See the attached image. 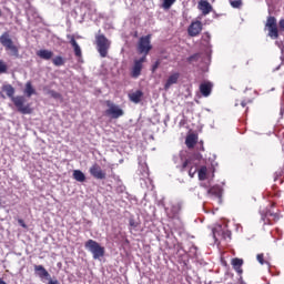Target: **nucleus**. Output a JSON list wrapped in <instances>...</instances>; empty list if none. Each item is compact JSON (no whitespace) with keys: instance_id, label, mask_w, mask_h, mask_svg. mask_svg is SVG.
<instances>
[{"instance_id":"obj_1","label":"nucleus","mask_w":284,"mask_h":284,"mask_svg":"<svg viewBox=\"0 0 284 284\" xmlns=\"http://www.w3.org/2000/svg\"><path fill=\"white\" fill-rule=\"evenodd\" d=\"M2 92H6L7 97L11 99L13 105L17 108L20 114H32L33 110L30 103L26 104V98L23 95L14 97V88L11 84H4Z\"/></svg>"},{"instance_id":"obj_2","label":"nucleus","mask_w":284,"mask_h":284,"mask_svg":"<svg viewBox=\"0 0 284 284\" xmlns=\"http://www.w3.org/2000/svg\"><path fill=\"white\" fill-rule=\"evenodd\" d=\"M200 185L201 187H204V190H206V196L213 199V201H219V203H223V192H225L223 185H225V183L212 185V180L201 179Z\"/></svg>"},{"instance_id":"obj_3","label":"nucleus","mask_w":284,"mask_h":284,"mask_svg":"<svg viewBox=\"0 0 284 284\" xmlns=\"http://www.w3.org/2000/svg\"><path fill=\"white\" fill-rule=\"evenodd\" d=\"M214 164L206 163L200 166H191L189 170V176L194 178V174L197 173L199 179H214Z\"/></svg>"},{"instance_id":"obj_4","label":"nucleus","mask_w":284,"mask_h":284,"mask_svg":"<svg viewBox=\"0 0 284 284\" xmlns=\"http://www.w3.org/2000/svg\"><path fill=\"white\" fill-rule=\"evenodd\" d=\"M0 43H1V45H3L4 50H7V52H10L11 57L19 59V47H17V44H14V41H12V39L10 38L9 32H3L0 36Z\"/></svg>"},{"instance_id":"obj_5","label":"nucleus","mask_w":284,"mask_h":284,"mask_svg":"<svg viewBox=\"0 0 284 284\" xmlns=\"http://www.w3.org/2000/svg\"><path fill=\"white\" fill-rule=\"evenodd\" d=\"M0 43H1V45H3L4 50H7V52H10L11 57L19 59V47H17V44H14V41H12V39L10 38L9 32H3L0 36Z\"/></svg>"},{"instance_id":"obj_6","label":"nucleus","mask_w":284,"mask_h":284,"mask_svg":"<svg viewBox=\"0 0 284 284\" xmlns=\"http://www.w3.org/2000/svg\"><path fill=\"white\" fill-rule=\"evenodd\" d=\"M95 44L100 57L102 59H105V57H108V52L110 51L112 42L109 39H106L105 34L98 33L95 36Z\"/></svg>"},{"instance_id":"obj_7","label":"nucleus","mask_w":284,"mask_h":284,"mask_svg":"<svg viewBox=\"0 0 284 284\" xmlns=\"http://www.w3.org/2000/svg\"><path fill=\"white\" fill-rule=\"evenodd\" d=\"M85 250H89L91 254H93V258L97 261L98 258H101L105 256V247L101 246L99 242L94 240H89L84 244Z\"/></svg>"},{"instance_id":"obj_8","label":"nucleus","mask_w":284,"mask_h":284,"mask_svg":"<svg viewBox=\"0 0 284 284\" xmlns=\"http://www.w3.org/2000/svg\"><path fill=\"white\" fill-rule=\"evenodd\" d=\"M150 39H152V36L150 34L141 37L138 43L139 54H144L146 59L150 54V50H152V42L150 41Z\"/></svg>"},{"instance_id":"obj_9","label":"nucleus","mask_w":284,"mask_h":284,"mask_svg":"<svg viewBox=\"0 0 284 284\" xmlns=\"http://www.w3.org/2000/svg\"><path fill=\"white\" fill-rule=\"evenodd\" d=\"M105 103L109 108L104 111L105 116H111V119H120V116L125 114L123 109H120V106L114 104L112 101L108 100Z\"/></svg>"},{"instance_id":"obj_10","label":"nucleus","mask_w":284,"mask_h":284,"mask_svg":"<svg viewBox=\"0 0 284 284\" xmlns=\"http://www.w3.org/2000/svg\"><path fill=\"white\" fill-rule=\"evenodd\" d=\"M265 28L268 30V37L271 39H277L278 38V26L276 24V18L273 16H270L266 20Z\"/></svg>"},{"instance_id":"obj_11","label":"nucleus","mask_w":284,"mask_h":284,"mask_svg":"<svg viewBox=\"0 0 284 284\" xmlns=\"http://www.w3.org/2000/svg\"><path fill=\"white\" fill-rule=\"evenodd\" d=\"M145 61H148V58L145 55L134 60L133 67L131 70V77L133 79H139V77H141V71L143 70V63H145Z\"/></svg>"},{"instance_id":"obj_12","label":"nucleus","mask_w":284,"mask_h":284,"mask_svg":"<svg viewBox=\"0 0 284 284\" xmlns=\"http://www.w3.org/2000/svg\"><path fill=\"white\" fill-rule=\"evenodd\" d=\"M213 237L215 239V241H219V239L222 240H227V239H232V231L227 230V229H223V226H217L215 229H213Z\"/></svg>"},{"instance_id":"obj_13","label":"nucleus","mask_w":284,"mask_h":284,"mask_svg":"<svg viewBox=\"0 0 284 284\" xmlns=\"http://www.w3.org/2000/svg\"><path fill=\"white\" fill-rule=\"evenodd\" d=\"M281 219L278 213L267 210L265 213H262V220L265 225H274Z\"/></svg>"},{"instance_id":"obj_14","label":"nucleus","mask_w":284,"mask_h":284,"mask_svg":"<svg viewBox=\"0 0 284 284\" xmlns=\"http://www.w3.org/2000/svg\"><path fill=\"white\" fill-rule=\"evenodd\" d=\"M200 32H203V23L199 20L193 21L187 28L189 37H199Z\"/></svg>"},{"instance_id":"obj_15","label":"nucleus","mask_w":284,"mask_h":284,"mask_svg":"<svg viewBox=\"0 0 284 284\" xmlns=\"http://www.w3.org/2000/svg\"><path fill=\"white\" fill-rule=\"evenodd\" d=\"M69 43L73 48V52L78 59H81L83 57V52L81 51V47L79 45V42H77V39H74V36H68Z\"/></svg>"},{"instance_id":"obj_16","label":"nucleus","mask_w":284,"mask_h":284,"mask_svg":"<svg viewBox=\"0 0 284 284\" xmlns=\"http://www.w3.org/2000/svg\"><path fill=\"white\" fill-rule=\"evenodd\" d=\"M90 174L93 176V179H105V172L101 169V165L98 163L93 164L90 168Z\"/></svg>"},{"instance_id":"obj_17","label":"nucleus","mask_w":284,"mask_h":284,"mask_svg":"<svg viewBox=\"0 0 284 284\" xmlns=\"http://www.w3.org/2000/svg\"><path fill=\"white\" fill-rule=\"evenodd\" d=\"M182 205L181 203H174L172 204L171 209L166 211V214L169 219H179V215L181 214Z\"/></svg>"},{"instance_id":"obj_18","label":"nucleus","mask_w":284,"mask_h":284,"mask_svg":"<svg viewBox=\"0 0 284 284\" xmlns=\"http://www.w3.org/2000/svg\"><path fill=\"white\" fill-rule=\"evenodd\" d=\"M212 88H214V84H212V82L206 81V82H202L200 84V92L202 94V97H210V94H212Z\"/></svg>"},{"instance_id":"obj_19","label":"nucleus","mask_w":284,"mask_h":284,"mask_svg":"<svg viewBox=\"0 0 284 284\" xmlns=\"http://www.w3.org/2000/svg\"><path fill=\"white\" fill-rule=\"evenodd\" d=\"M180 77H181L180 72H175V73L171 74L164 84V90H170V88H172V85H174L175 83H179Z\"/></svg>"},{"instance_id":"obj_20","label":"nucleus","mask_w":284,"mask_h":284,"mask_svg":"<svg viewBox=\"0 0 284 284\" xmlns=\"http://www.w3.org/2000/svg\"><path fill=\"white\" fill-rule=\"evenodd\" d=\"M199 10H201L202 14L206 16L212 12V4L207 0H200L197 4Z\"/></svg>"},{"instance_id":"obj_21","label":"nucleus","mask_w":284,"mask_h":284,"mask_svg":"<svg viewBox=\"0 0 284 284\" xmlns=\"http://www.w3.org/2000/svg\"><path fill=\"white\" fill-rule=\"evenodd\" d=\"M34 272L39 278H47V281H50V273L43 265H34Z\"/></svg>"},{"instance_id":"obj_22","label":"nucleus","mask_w":284,"mask_h":284,"mask_svg":"<svg viewBox=\"0 0 284 284\" xmlns=\"http://www.w3.org/2000/svg\"><path fill=\"white\" fill-rule=\"evenodd\" d=\"M196 143H199L197 134L191 133L186 136L185 145H186V148H189V150H192V148H194V145H196Z\"/></svg>"},{"instance_id":"obj_23","label":"nucleus","mask_w":284,"mask_h":284,"mask_svg":"<svg viewBox=\"0 0 284 284\" xmlns=\"http://www.w3.org/2000/svg\"><path fill=\"white\" fill-rule=\"evenodd\" d=\"M37 57H39V59H43L44 61H50V59H52V57H54V52H52L48 49H41V50L37 51Z\"/></svg>"},{"instance_id":"obj_24","label":"nucleus","mask_w":284,"mask_h":284,"mask_svg":"<svg viewBox=\"0 0 284 284\" xmlns=\"http://www.w3.org/2000/svg\"><path fill=\"white\" fill-rule=\"evenodd\" d=\"M142 100H143V91L136 90L134 92L129 93V101H131L132 103L138 104Z\"/></svg>"},{"instance_id":"obj_25","label":"nucleus","mask_w":284,"mask_h":284,"mask_svg":"<svg viewBox=\"0 0 284 284\" xmlns=\"http://www.w3.org/2000/svg\"><path fill=\"white\" fill-rule=\"evenodd\" d=\"M231 265L233 266V270H235L236 273L240 275L243 274V260L235 257L232 260Z\"/></svg>"},{"instance_id":"obj_26","label":"nucleus","mask_w":284,"mask_h":284,"mask_svg":"<svg viewBox=\"0 0 284 284\" xmlns=\"http://www.w3.org/2000/svg\"><path fill=\"white\" fill-rule=\"evenodd\" d=\"M24 94H27L28 98L32 97V94H37V90H34V87H32V82L28 81L24 87Z\"/></svg>"},{"instance_id":"obj_27","label":"nucleus","mask_w":284,"mask_h":284,"mask_svg":"<svg viewBox=\"0 0 284 284\" xmlns=\"http://www.w3.org/2000/svg\"><path fill=\"white\" fill-rule=\"evenodd\" d=\"M139 172L140 176H142L143 179H150V169L148 168L146 164L141 165Z\"/></svg>"},{"instance_id":"obj_28","label":"nucleus","mask_w":284,"mask_h":284,"mask_svg":"<svg viewBox=\"0 0 284 284\" xmlns=\"http://www.w3.org/2000/svg\"><path fill=\"white\" fill-rule=\"evenodd\" d=\"M53 65L57 68H61V65H65V59L61 55H57L55 58L52 59Z\"/></svg>"},{"instance_id":"obj_29","label":"nucleus","mask_w":284,"mask_h":284,"mask_svg":"<svg viewBox=\"0 0 284 284\" xmlns=\"http://www.w3.org/2000/svg\"><path fill=\"white\" fill-rule=\"evenodd\" d=\"M174 3H176V0H163L162 8L163 10H170Z\"/></svg>"},{"instance_id":"obj_30","label":"nucleus","mask_w":284,"mask_h":284,"mask_svg":"<svg viewBox=\"0 0 284 284\" xmlns=\"http://www.w3.org/2000/svg\"><path fill=\"white\" fill-rule=\"evenodd\" d=\"M199 59H201V53H195V54L190 55L187 58V62L189 63H196V61H199Z\"/></svg>"},{"instance_id":"obj_31","label":"nucleus","mask_w":284,"mask_h":284,"mask_svg":"<svg viewBox=\"0 0 284 284\" xmlns=\"http://www.w3.org/2000/svg\"><path fill=\"white\" fill-rule=\"evenodd\" d=\"M6 72H8V64L3 60H0V74H6Z\"/></svg>"},{"instance_id":"obj_32","label":"nucleus","mask_w":284,"mask_h":284,"mask_svg":"<svg viewBox=\"0 0 284 284\" xmlns=\"http://www.w3.org/2000/svg\"><path fill=\"white\" fill-rule=\"evenodd\" d=\"M232 8H241L243 6V0H230Z\"/></svg>"},{"instance_id":"obj_33","label":"nucleus","mask_w":284,"mask_h":284,"mask_svg":"<svg viewBox=\"0 0 284 284\" xmlns=\"http://www.w3.org/2000/svg\"><path fill=\"white\" fill-rule=\"evenodd\" d=\"M73 178L74 179H85V174H83V172H81V170H74Z\"/></svg>"},{"instance_id":"obj_34","label":"nucleus","mask_w":284,"mask_h":284,"mask_svg":"<svg viewBox=\"0 0 284 284\" xmlns=\"http://www.w3.org/2000/svg\"><path fill=\"white\" fill-rule=\"evenodd\" d=\"M256 260L260 262V265H265V263H267L263 253L257 254Z\"/></svg>"},{"instance_id":"obj_35","label":"nucleus","mask_w":284,"mask_h":284,"mask_svg":"<svg viewBox=\"0 0 284 284\" xmlns=\"http://www.w3.org/2000/svg\"><path fill=\"white\" fill-rule=\"evenodd\" d=\"M159 65H161V61L158 60L153 63L152 65V72H156V70H159Z\"/></svg>"},{"instance_id":"obj_36","label":"nucleus","mask_w":284,"mask_h":284,"mask_svg":"<svg viewBox=\"0 0 284 284\" xmlns=\"http://www.w3.org/2000/svg\"><path fill=\"white\" fill-rule=\"evenodd\" d=\"M50 94L53 99H61V93L57 91H50Z\"/></svg>"},{"instance_id":"obj_37","label":"nucleus","mask_w":284,"mask_h":284,"mask_svg":"<svg viewBox=\"0 0 284 284\" xmlns=\"http://www.w3.org/2000/svg\"><path fill=\"white\" fill-rule=\"evenodd\" d=\"M190 163H191V161L189 159L184 160L183 163H182V171L187 169Z\"/></svg>"},{"instance_id":"obj_38","label":"nucleus","mask_w":284,"mask_h":284,"mask_svg":"<svg viewBox=\"0 0 284 284\" xmlns=\"http://www.w3.org/2000/svg\"><path fill=\"white\" fill-rule=\"evenodd\" d=\"M18 223H19V225H21V227H23L24 230L28 229V225L26 224V222H24L23 220L19 219V220H18Z\"/></svg>"},{"instance_id":"obj_39","label":"nucleus","mask_w":284,"mask_h":284,"mask_svg":"<svg viewBox=\"0 0 284 284\" xmlns=\"http://www.w3.org/2000/svg\"><path fill=\"white\" fill-rule=\"evenodd\" d=\"M280 30L284 32V19L280 20L278 22Z\"/></svg>"},{"instance_id":"obj_40","label":"nucleus","mask_w":284,"mask_h":284,"mask_svg":"<svg viewBox=\"0 0 284 284\" xmlns=\"http://www.w3.org/2000/svg\"><path fill=\"white\" fill-rule=\"evenodd\" d=\"M129 225L131 227H136V222L134 220H130Z\"/></svg>"},{"instance_id":"obj_41","label":"nucleus","mask_w":284,"mask_h":284,"mask_svg":"<svg viewBox=\"0 0 284 284\" xmlns=\"http://www.w3.org/2000/svg\"><path fill=\"white\" fill-rule=\"evenodd\" d=\"M48 284H59V281L58 280L54 281V280L49 278Z\"/></svg>"},{"instance_id":"obj_42","label":"nucleus","mask_w":284,"mask_h":284,"mask_svg":"<svg viewBox=\"0 0 284 284\" xmlns=\"http://www.w3.org/2000/svg\"><path fill=\"white\" fill-rule=\"evenodd\" d=\"M241 105H242V108H245V106L247 105V102H246L245 100H243V101L241 102Z\"/></svg>"},{"instance_id":"obj_43","label":"nucleus","mask_w":284,"mask_h":284,"mask_svg":"<svg viewBox=\"0 0 284 284\" xmlns=\"http://www.w3.org/2000/svg\"><path fill=\"white\" fill-rule=\"evenodd\" d=\"M125 190V186H120L119 189H118V192H123Z\"/></svg>"},{"instance_id":"obj_44","label":"nucleus","mask_w":284,"mask_h":284,"mask_svg":"<svg viewBox=\"0 0 284 284\" xmlns=\"http://www.w3.org/2000/svg\"><path fill=\"white\" fill-rule=\"evenodd\" d=\"M78 181H80V183H83V181H85V179H78Z\"/></svg>"},{"instance_id":"obj_45","label":"nucleus","mask_w":284,"mask_h":284,"mask_svg":"<svg viewBox=\"0 0 284 284\" xmlns=\"http://www.w3.org/2000/svg\"><path fill=\"white\" fill-rule=\"evenodd\" d=\"M206 39H210V33H206Z\"/></svg>"},{"instance_id":"obj_46","label":"nucleus","mask_w":284,"mask_h":284,"mask_svg":"<svg viewBox=\"0 0 284 284\" xmlns=\"http://www.w3.org/2000/svg\"><path fill=\"white\" fill-rule=\"evenodd\" d=\"M2 14H3V12H2L1 9H0V17H2Z\"/></svg>"}]
</instances>
